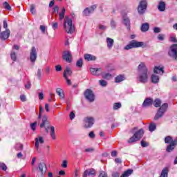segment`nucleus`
I'll return each instance as SVG.
<instances>
[{
  "label": "nucleus",
  "instance_id": "nucleus-1",
  "mask_svg": "<svg viewBox=\"0 0 177 177\" xmlns=\"http://www.w3.org/2000/svg\"><path fill=\"white\" fill-rule=\"evenodd\" d=\"M137 81L140 82V84H147L149 81V69L143 62L138 65Z\"/></svg>",
  "mask_w": 177,
  "mask_h": 177
},
{
  "label": "nucleus",
  "instance_id": "nucleus-2",
  "mask_svg": "<svg viewBox=\"0 0 177 177\" xmlns=\"http://www.w3.org/2000/svg\"><path fill=\"white\" fill-rule=\"evenodd\" d=\"M40 128L42 129V128H44V131L46 133H49V129H50V135L55 140L56 139V135L55 134V127L51 126L49 123V120H48V116L44 115L42 118L41 123L40 124Z\"/></svg>",
  "mask_w": 177,
  "mask_h": 177
},
{
  "label": "nucleus",
  "instance_id": "nucleus-3",
  "mask_svg": "<svg viewBox=\"0 0 177 177\" xmlns=\"http://www.w3.org/2000/svg\"><path fill=\"white\" fill-rule=\"evenodd\" d=\"M64 28L68 34H73L75 31V28L73 24V19L68 17H65L64 20Z\"/></svg>",
  "mask_w": 177,
  "mask_h": 177
},
{
  "label": "nucleus",
  "instance_id": "nucleus-4",
  "mask_svg": "<svg viewBox=\"0 0 177 177\" xmlns=\"http://www.w3.org/2000/svg\"><path fill=\"white\" fill-rule=\"evenodd\" d=\"M145 46L143 41H138L136 40H131L129 43L124 47V50H129V49H133V48H142Z\"/></svg>",
  "mask_w": 177,
  "mask_h": 177
},
{
  "label": "nucleus",
  "instance_id": "nucleus-5",
  "mask_svg": "<svg viewBox=\"0 0 177 177\" xmlns=\"http://www.w3.org/2000/svg\"><path fill=\"white\" fill-rule=\"evenodd\" d=\"M159 107L154 117L155 121H157L159 118H162L164 114H165V112L168 110V103H164Z\"/></svg>",
  "mask_w": 177,
  "mask_h": 177
},
{
  "label": "nucleus",
  "instance_id": "nucleus-6",
  "mask_svg": "<svg viewBox=\"0 0 177 177\" xmlns=\"http://www.w3.org/2000/svg\"><path fill=\"white\" fill-rule=\"evenodd\" d=\"M143 129H140L139 131L136 132L134 135L130 138L127 142L128 143H135V142H138V140H140L142 139V137L143 136Z\"/></svg>",
  "mask_w": 177,
  "mask_h": 177
},
{
  "label": "nucleus",
  "instance_id": "nucleus-7",
  "mask_svg": "<svg viewBox=\"0 0 177 177\" xmlns=\"http://www.w3.org/2000/svg\"><path fill=\"white\" fill-rule=\"evenodd\" d=\"M146 9H147V0H141L138 6L139 15H145Z\"/></svg>",
  "mask_w": 177,
  "mask_h": 177
},
{
  "label": "nucleus",
  "instance_id": "nucleus-8",
  "mask_svg": "<svg viewBox=\"0 0 177 177\" xmlns=\"http://www.w3.org/2000/svg\"><path fill=\"white\" fill-rule=\"evenodd\" d=\"M168 55L171 59L177 60V44H173L170 46Z\"/></svg>",
  "mask_w": 177,
  "mask_h": 177
},
{
  "label": "nucleus",
  "instance_id": "nucleus-9",
  "mask_svg": "<svg viewBox=\"0 0 177 177\" xmlns=\"http://www.w3.org/2000/svg\"><path fill=\"white\" fill-rule=\"evenodd\" d=\"M84 97L89 103H93L95 102V94L93 91L90 88H88L84 92Z\"/></svg>",
  "mask_w": 177,
  "mask_h": 177
},
{
  "label": "nucleus",
  "instance_id": "nucleus-10",
  "mask_svg": "<svg viewBox=\"0 0 177 177\" xmlns=\"http://www.w3.org/2000/svg\"><path fill=\"white\" fill-rule=\"evenodd\" d=\"M38 57V50L35 46H32L30 51V60L31 63H35L37 58Z\"/></svg>",
  "mask_w": 177,
  "mask_h": 177
},
{
  "label": "nucleus",
  "instance_id": "nucleus-11",
  "mask_svg": "<svg viewBox=\"0 0 177 177\" xmlns=\"http://www.w3.org/2000/svg\"><path fill=\"white\" fill-rule=\"evenodd\" d=\"M84 128H92L95 124V119L93 117H86L84 118Z\"/></svg>",
  "mask_w": 177,
  "mask_h": 177
},
{
  "label": "nucleus",
  "instance_id": "nucleus-12",
  "mask_svg": "<svg viewBox=\"0 0 177 177\" xmlns=\"http://www.w3.org/2000/svg\"><path fill=\"white\" fill-rule=\"evenodd\" d=\"M47 169L48 167H46V164H45V162H41L39 163L37 170L41 173V176H44L45 174H46Z\"/></svg>",
  "mask_w": 177,
  "mask_h": 177
},
{
  "label": "nucleus",
  "instance_id": "nucleus-13",
  "mask_svg": "<svg viewBox=\"0 0 177 177\" xmlns=\"http://www.w3.org/2000/svg\"><path fill=\"white\" fill-rule=\"evenodd\" d=\"M62 59L68 63H71L73 55H71V53L70 51L64 50L63 53Z\"/></svg>",
  "mask_w": 177,
  "mask_h": 177
},
{
  "label": "nucleus",
  "instance_id": "nucleus-14",
  "mask_svg": "<svg viewBox=\"0 0 177 177\" xmlns=\"http://www.w3.org/2000/svg\"><path fill=\"white\" fill-rule=\"evenodd\" d=\"M9 37H10V30L9 29H6L4 31L0 32V39L1 41H6Z\"/></svg>",
  "mask_w": 177,
  "mask_h": 177
},
{
  "label": "nucleus",
  "instance_id": "nucleus-15",
  "mask_svg": "<svg viewBox=\"0 0 177 177\" xmlns=\"http://www.w3.org/2000/svg\"><path fill=\"white\" fill-rule=\"evenodd\" d=\"M96 5H93L90 8H86L83 11L84 16H89L91 14L95 12V9H96Z\"/></svg>",
  "mask_w": 177,
  "mask_h": 177
},
{
  "label": "nucleus",
  "instance_id": "nucleus-16",
  "mask_svg": "<svg viewBox=\"0 0 177 177\" xmlns=\"http://www.w3.org/2000/svg\"><path fill=\"white\" fill-rule=\"evenodd\" d=\"M35 147L36 149V150L38 151L39 149V143L41 145L44 144V138L43 137H41V136H39V138H36L35 139Z\"/></svg>",
  "mask_w": 177,
  "mask_h": 177
},
{
  "label": "nucleus",
  "instance_id": "nucleus-17",
  "mask_svg": "<svg viewBox=\"0 0 177 177\" xmlns=\"http://www.w3.org/2000/svg\"><path fill=\"white\" fill-rule=\"evenodd\" d=\"M151 106H153V99L146 98L142 103V108L147 109V107H150Z\"/></svg>",
  "mask_w": 177,
  "mask_h": 177
},
{
  "label": "nucleus",
  "instance_id": "nucleus-18",
  "mask_svg": "<svg viewBox=\"0 0 177 177\" xmlns=\"http://www.w3.org/2000/svg\"><path fill=\"white\" fill-rule=\"evenodd\" d=\"M123 24L127 27V29L129 31L131 30V19H129V17L128 16L124 15L123 16Z\"/></svg>",
  "mask_w": 177,
  "mask_h": 177
},
{
  "label": "nucleus",
  "instance_id": "nucleus-19",
  "mask_svg": "<svg viewBox=\"0 0 177 177\" xmlns=\"http://www.w3.org/2000/svg\"><path fill=\"white\" fill-rule=\"evenodd\" d=\"M176 145H177V139H175L174 142H172L171 144H169L167 146L166 149V151H167V153H171V151H174Z\"/></svg>",
  "mask_w": 177,
  "mask_h": 177
},
{
  "label": "nucleus",
  "instance_id": "nucleus-20",
  "mask_svg": "<svg viewBox=\"0 0 177 177\" xmlns=\"http://www.w3.org/2000/svg\"><path fill=\"white\" fill-rule=\"evenodd\" d=\"M153 73H155V74H160V75H162L165 73L164 68L160 66H155L153 68Z\"/></svg>",
  "mask_w": 177,
  "mask_h": 177
},
{
  "label": "nucleus",
  "instance_id": "nucleus-21",
  "mask_svg": "<svg viewBox=\"0 0 177 177\" xmlns=\"http://www.w3.org/2000/svg\"><path fill=\"white\" fill-rule=\"evenodd\" d=\"M90 71L93 75H100V74H102V68H90Z\"/></svg>",
  "mask_w": 177,
  "mask_h": 177
},
{
  "label": "nucleus",
  "instance_id": "nucleus-22",
  "mask_svg": "<svg viewBox=\"0 0 177 177\" xmlns=\"http://www.w3.org/2000/svg\"><path fill=\"white\" fill-rule=\"evenodd\" d=\"M84 59L87 62H92L96 60V57L91 54H84Z\"/></svg>",
  "mask_w": 177,
  "mask_h": 177
},
{
  "label": "nucleus",
  "instance_id": "nucleus-23",
  "mask_svg": "<svg viewBox=\"0 0 177 177\" xmlns=\"http://www.w3.org/2000/svg\"><path fill=\"white\" fill-rule=\"evenodd\" d=\"M106 44L108 49H112L114 46V39L107 37L106 38Z\"/></svg>",
  "mask_w": 177,
  "mask_h": 177
},
{
  "label": "nucleus",
  "instance_id": "nucleus-24",
  "mask_svg": "<svg viewBox=\"0 0 177 177\" xmlns=\"http://www.w3.org/2000/svg\"><path fill=\"white\" fill-rule=\"evenodd\" d=\"M152 84H158L160 82V77L156 74H152L151 77Z\"/></svg>",
  "mask_w": 177,
  "mask_h": 177
},
{
  "label": "nucleus",
  "instance_id": "nucleus-25",
  "mask_svg": "<svg viewBox=\"0 0 177 177\" xmlns=\"http://www.w3.org/2000/svg\"><path fill=\"white\" fill-rule=\"evenodd\" d=\"M59 21H61V23H63V19H64V17L66 16V8L64 7L62 8L61 12L59 13Z\"/></svg>",
  "mask_w": 177,
  "mask_h": 177
},
{
  "label": "nucleus",
  "instance_id": "nucleus-26",
  "mask_svg": "<svg viewBox=\"0 0 177 177\" xmlns=\"http://www.w3.org/2000/svg\"><path fill=\"white\" fill-rule=\"evenodd\" d=\"M149 28H150V24L149 23L142 24L140 28L142 32H146V31H149Z\"/></svg>",
  "mask_w": 177,
  "mask_h": 177
},
{
  "label": "nucleus",
  "instance_id": "nucleus-27",
  "mask_svg": "<svg viewBox=\"0 0 177 177\" xmlns=\"http://www.w3.org/2000/svg\"><path fill=\"white\" fill-rule=\"evenodd\" d=\"M159 12H165V2L160 1L158 5Z\"/></svg>",
  "mask_w": 177,
  "mask_h": 177
},
{
  "label": "nucleus",
  "instance_id": "nucleus-28",
  "mask_svg": "<svg viewBox=\"0 0 177 177\" xmlns=\"http://www.w3.org/2000/svg\"><path fill=\"white\" fill-rule=\"evenodd\" d=\"M73 74V71H71V68L70 67L66 66V69L64 71V75L67 77V75L71 76Z\"/></svg>",
  "mask_w": 177,
  "mask_h": 177
},
{
  "label": "nucleus",
  "instance_id": "nucleus-29",
  "mask_svg": "<svg viewBox=\"0 0 177 177\" xmlns=\"http://www.w3.org/2000/svg\"><path fill=\"white\" fill-rule=\"evenodd\" d=\"M125 80V77L123 75H119L115 78V82H122V81Z\"/></svg>",
  "mask_w": 177,
  "mask_h": 177
},
{
  "label": "nucleus",
  "instance_id": "nucleus-30",
  "mask_svg": "<svg viewBox=\"0 0 177 177\" xmlns=\"http://www.w3.org/2000/svg\"><path fill=\"white\" fill-rule=\"evenodd\" d=\"M153 104L154 107H156V108L161 107V100H160V98L155 99V100L153 101Z\"/></svg>",
  "mask_w": 177,
  "mask_h": 177
},
{
  "label": "nucleus",
  "instance_id": "nucleus-31",
  "mask_svg": "<svg viewBox=\"0 0 177 177\" xmlns=\"http://www.w3.org/2000/svg\"><path fill=\"white\" fill-rule=\"evenodd\" d=\"M132 174H133V170L129 169L124 171L120 177H128L130 176V175H132Z\"/></svg>",
  "mask_w": 177,
  "mask_h": 177
},
{
  "label": "nucleus",
  "instance_id": "nucleus-32",
  "mask_svg": "<svg viewBox=\"0 0 177 177\" xmlns=\"http://www.w3.org/2000/svg\"><path fill=\"white\" fill-rule=\"evenodd\" d=\"M174 142H175V140H174V138H172V137H171V136H167L165 138V142L167 144L171 145V143H174Z\"/></svg>",
  "mask_w": 177,
  "mask_h": 177
},
{
  "label": "nucleus",
  "instance_id": "nucleus-33",
  "mask_svg": "<svg viewBox=\"0 0 177 177\" xmlns=\"http://www.w3.org/2000/svg\"><path fill=\"white\" fill-rule=\"evenodd\" d=\"M56 93L59 96L60 99H64V93H63V91H62V88H57L56 89Z\"/></svg>",
  "mask_w": 177,
  "mask_h": 177
},
{
  "label": "nucleus",
  "instance_id": "nucleus-34",
  "mask_svg": "<svg viewBox=\"0 0 177 177\" xmlns=\"http://www.w3.org/2000/svg\"><path fill=\"white\" fill-rule=\"evenodd\" d=\"M88 171V177H95L96 176V170L94 169H90Z\"/></svg>",
  "mask_w": 177,
  "mask_h": 177
},
{
  "label": "nucleus",
  "instance_id": "nucleus-35",
  "mask_svg": "<svg viewBox=\"0 0 177 177\" xmlns=\"http://www.w3.org/2000/svg\"><path fill=\"white\" fill-rule=\"evenodd\" d=\"M160 177H168V168L165 167L162 170Z\"/></svg>",
  "mask_w": 177,
  "mask_h": 177
},
{
  "label": "nucleus",
  "instance_id": "nucleus-36",
  "mask_svg": "<svg viewBox=\"0 0 177 177\" xmlns=\"http://www.w3.org/2000/svg\"><path fill=\"white\" fill-rule=\"evenodd\" d=\"M149 129L150 132H153V131H156L157 129V126L156 125V123L152 122L149 124Z\"/></svg>",
  "mask_w": 177,
  "mask_h": 177
},
{
  "label": "nucleus",
  "instance_id": "nucleus-37",
  "mask_svg": "<svg viewBox=\"0 0 177 177\" xmlns=\"http://www.w3.org/2000/svg\"><path fill=\"white\" fill-rule=\"evenodd\" d=\"M122 105L121 104L120 102H115L113 105V110H118V109H121Z\"/></svg>",
  "mask_w": 177,
  "mask_h": 177
},
{
  "label": "nucleus",
  "instance_id": "nucleus-38",
  "mask_svg": "<svg viewBox=\"0 0 177 177\" xmlns=\"http://www.w3.org/2000/svg\"><path fill=\"white\" fill-rule=\"evenodd\" d=\"M102 75L104 80H110L111 78V74L110 73H102Z\"/></svg>",
  "mask_w": 177,
  "mask_h": 177
},
{
  "label": "nucleus",
  "instance_id": "nucleus-39",
  "mask_svg": "<svg viewBox=\"0 0 177 177\" xmlns=\"http://www.w3.org/2000/svg\"><path fill=\"white\" fill-rule=\"evenodd\" d=\"M84 64V61L82 60V58L79 59L76 62L77 67L81 68L82 67Z\"/></svg>",
  "mask_w": 177,
  "mask_h": 177
},
{
  "label": "nucleus",
  "instance_id": "nucleus-40",
  "mask_svg": "<svg viewBox=\"0 0 177 177\" xmlns=\"http://www.w3.org/2000/svg\"><path fill=\"white\" fill-rule=\"evenodd\" d=\"M3 5V8H5V9H6L7 10H12V7L7 1H5Z\"/></svg>",
  "mask_w": 177,
  "mask_h": 177
},
{
  "label": "nucleus",
  "instance_id": "nucleus-41",
  "mask_svg": "<svg viewBox=\"0 0 177 177\" xmlns=\"http://www.w3.org/2000/svg\"><path fill=\"white\" fill-rule=\"evenodd\" d=\"M44 71V69L39 68L37 72V77L39 78V80H41V77L42 75V72Z\"/></svg>",
  "mask_w": 177,
  "mask_h": 177
},
{
  "label": "nucleus",
  "instance_id": "nucleus-42",
  "mask_svg": "<svg viewBox=\"0 0 177 177\" xmlns=\"http://www.w3.org/2000/svg\"><path fill=\"white\" fill-rule=\"evenodd\" d=\"M99 84L101 86H107V82L106 80H101L99 81Z\"/></svg>",
  "mask_w": 177,
  "mask_h": 177
},
{
  "label": "nucleus",
  "instance_id": "nucleus-43",
  "mask_svg": "<svg viewBox=\"0 0 177 177\" xmlns=\"http://www.w3.org/2000/svg\"><path fill=\"white\" fill-rule=\"evenodd\" d=\"M30 127L32 131H35V129H37V122L31 123L30 124Z\"/></svg>",
  "mask_w": 177,
  "mask_h": 177
},
{
  "label": "nucleus",
  "instance_id": "nucleus-44",
  "mask_svg": "<svg viewBox=\"0 0 177 177\" xmlns=\"http://www.w3.org/2000/svg\"><path fill=\"white\" fill-rule=\"evenodd\" d=\"M10 56H11V59L12 60H13V62H16L17 57H16V53L15 52H11V54H10Z\"/></svg>",
  "mask_w": 177,
  "mask_h": 177
},
{
  "label": "nucleus",
  "instance_id": "nucleus-45",
  "mask_svg": "<svg viewBox=\"0 0 177 177\" xmlns=\"http://www.w3.org/2000/svg\"><path fill=\"white\" fill-rule=\"evenodd\" d=\"M111 27L113 30L117 27V23H115V21L113 19L111 20Z\"/></svg>",
  "mask_w": 177,
  "mask_h": 177
},
{
  "label": "nucleus",
  "instance_id": "nucleus-46",
  "mask_svg": "<svg viewBox=\"0 0 177 177\" xmlns=\"http://www.w3.org/2000/svg\"><path fill=\"white\" fill-rule=\"evenodd\" d=\"M30 10L32 15H35V5L34 4L30 5Z\"/></svg>",
  "mask_w": 177,
  "mask_h": 177
},
{
  "label": "nucleus",
  "instance_id": "nucleus-47",
  "mask_svg": "<svg viewBox=\"0 0 177 177\" xmlns=\"http://www.w3.org/2000/svg\"><path fill=\"white\" fill-rule=\"evenodd\" d=\"M98 177H109L107 173L104 171H100Z\"/></svg>",
  "mask_w": 177,
  "mask_h": 177
},
{
  "label": "nucleus",
  "instance_id": "nucleus-48",
  "mask_svg": "<svg viewBox=\"0 0 177 177\" xmlns=\"http://www.w3.org/2000/svg\"><path fill=\"white\" fill-rule=\"evenodd\" d=\"M0 168H1L3 171H6V169H8V167L6 166V165L2 162H0Z\"/></svg>",
  "mask_w": 177,
  "mask_h": 177
},
{
  "label": "nucleus",
  "instance_id": "nucleus-49",
  "mask_svg": "<svg viewBox=\"0 0 177 177\" xmlns=\"http://www.w3.org/2000/svg\"><path fill=\"white\" fill-rule=\"evenodd\" d=\"M165 38V35L159 34V35H158V39L159 41H164Z\"/></svg>",
  "mask_w": 177,
  "mask_h": 177
},
{
  "label": "nucleus",
  "instance_id": "nucleus-50",
  "mask_svg": "<svg viewBox=\"0 0 177 177\" xmlns=\"http://www.w3.org/2000/svg\"><path fill=\"white\" fill-rule=\"evenodd\" d=\"M88 137L90 138V139H95V138H96V135H95V132L91 131L88 133Z\"/></svg>",
  "mask_w": 177,
  "mask_h": 177
},
{
  "label": "nucleus",
  "instance_id": "nucleus-51",
  "mask_svg": "<svg viewBox=\"0 0 177 177\" xmlns=\"http://www.w3.org/2000/svg\"><path fill=\"white\" fill-rule=\"evenodd\" d=\"M141 146H142V147H147V146H149V142H147L146 141L142 140H141Z\"/></svg>",
  "mask_w": 177,
  "mask_h": 177
},
{
  "label": "nucleus",
  "instance_id": "nucleus-52",
  "mask_svg": "<svg viewBox=\"0 0 177 177\" xmlns=\"http://www.w3.org/2000/svg\"><path fill=\"white\" fill-rule=\"evenodd\" d=\"M98 28L100 30H102V31H105V30H107V26H104V25H102V24H100L98 26Z\"/></svg>",
  "mask_w": 177,
  "mask_h": 177
},
{
  "label": "nucleus",
  "instance_id": "nucleus-53",
  "mask_svg": "<svg viewBox=\"0 0 177 177\" xmlns=\"http://www.w3.org/2000/svg\"><path fill=\"white\" fill-rule=\"evenodd\" d=\"M68 164V162H67V160H63L61 167H62V168H67Z\"/></svg>",
  "mask_w": 177,
  "mask_h": 177
},
{
  "label": "nucleus",
  "instance_id": "nucleus-54",
  "mask_svg": "<svg viewBox=\"0 0 177 177\" xmlns=\"http://www.w3.org/2000/svg\"><path fill=\"white\" fill-rule=\"evenodd\" d=\"M153 32H155V34H158V33L161 32V28H160L158 27L153 28Z\"/></svg>",
  "mask_w": 177,
  "mask_h": 177
},
{
  "label": "nucleus",
  "instance_id": "nucleus-55",
  "mask_svg": "<svg viewBox=\"0 0 177 177\" xmlns=\"http://www.w3.org/2000/svg\"><path fill=\"white\" fill-rule=\"evenodd\" d=\"M64 78L66 80V84H68V85H71V80H69L68 76H66V75H64Z\"/></svg>",
  "mask_w": 177,
  "mask_h": 177
},
{
  "label": "nucleus",
  "instance_id": "nucleus-56",
  "mask_svg": "<svg viewBox=\"0 0 177 177\" xmlns=\"http://www.w3.org/2000/svg\"><path fill=\"white\" fill-rule=\"evenodd\" d=\"M51 26H52V28H53L54 30H57L58 27V24L57 22H53Z\"/></svg>",
  "mask_w": 177,
  "mask_h": 177
},
{
  "label": "nucleus",
  "instance_id": "nucleus-57",
  "mask_svg": "<svg viewBox=\"0 0 177 177\" xmlns=\"http://www.w3.org/2000/svg\"><path fill=\"white\" fill-rule=\"evenodd\" d=\"M53 12L55 13H59V6H55L53 8Z\"/></svg>",
  "mask_w": 177,
  "mask_h": 177
},
{
  "label": "nucleus",
  "instance_id": "nucleus-58",
  "mask_svg": "<svg viewBox=\"0 0 177 177\" xmlns=\"http://www.w3.org/2000/svg\"><path fill=\"white\" fill-rule=\"evenodd\" d=\"M86 153H93V151H95V149L93 148H87L85 149V151Z\"/></svg>",
  "mask_w": 177,
  "mask_h": 177
},
{
  "label": "nucleus",
  "instance_id": "nucleus-59",
  "mask_svg": "<svg viewBox=\"0 0 177 177\" xmlns=\"http://www.w3.org/2000/svg\"><path fill=\"white\" fill-rule=\"evenodd\" d=\"M63 70V68H62L61 65H57L55 66V71L59 72V71H62Z\"/></svg>",
  "mask_w": 177,
  "mask_h": 177
},
{
  "label": "nucleus",
  "instance_id": "nucleus-60",
  "mask_svg": "<svg viewBox=\"0 0 177 177\" xmlns=\"http://www.w3.org/2000/svg\"><path fill=\"white\" fill-rule=\"evenodd\" d=\"M40 30H41L42 34H45V31L46 30V27H45V26L41 25L40 26Z\"/></svg>",
  "mask_w": 177,
  "mask_h": 177
},
{
  "label": "nucleus",
  "instance_id": "nucleus-61",
  "mask_svg": "<svg viewBox=\"0 0 177 177\" xmlns=\"http://www.w3.org/2000/svg\"><path fill=\"white\" fill-rule=\"evenodd\" d=\"M69 118L70 120H74V118H75V114L74 113L73 111L71 112L69 115Z\"/></svg>",
  "mask_w": 177,
  "mask_h": 177
},
{
  "label": "nucleus",
  "instance_id": "nucleus-62",
  "mask_svg": "<svg viewBox=\"0 0 177 177\" xmlns=\"http://www.w3.org/2000/svg\"><path fill=\"white\" fill-rule=\"evenodd\" d=\"M20 100L21 102H26V95H20Z\"/></svg>",
  "mask_w": 177,
  "mask_h": 177
},
{
  "label": "nucleus",
  "instance_id": "nucleus-63",
  "mask_svg": "<svg viewBox=\"0 0 177 177\" xmlns=\"http://www.w3.org/2000/svg\"><path fill=\"white\" fill-rule=\"evenodd\" d=\"M120 176V173L118 172H115L112 174V177H118Z\"/></svg>",
  "mask_w": 177,
  "mask_h": 177
},
{
  "label": "nucleus",
  "instance_id": "nucleus-64",
  "mask_svg": "<svg viewBox=\"0 0 177 177\" xmlns=\"http://www.w3.org/2000/svg\"><path fill=\"white\" fill-rule=\"evenodd\" d=\"M83 177H88V170H86L83 173Z\"/></svg>",
  "mask_w": 177,
  "mask_h": 177
}]
</instances>
